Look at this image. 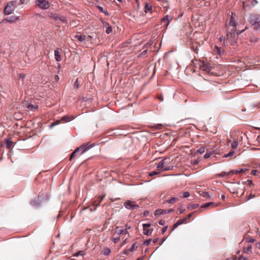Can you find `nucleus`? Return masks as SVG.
<instances>
[{
  "label": "nucleus",
  "mask_w": 260,
  "mask_h": 260,
  "mask_svg": "<svg viewBox=\"0 0 260 260\" xmlns=\"http://www.w3.org/2000/svg\"><path fill=\"white\" fill-rule=\"evenodd\" d=\"M94 145V144H90V143H86L83 144L80 147L76 148L75 151L71 153L70 157V160H71L77 153L80 152V154H82L83 153L88 151Z\"/></svg>",
  "instance_id": "1"
},
{
  "label": "nucleus",
  "mask_w": 260,
  "mask_h": 260,
  "mask_svg": "<svg viewBox=\"0 0 260 260\" xmlns=\"http://www.w3.org/2000/svg\"><path fill=\"white\" fill-rule=\"evenodd\" d=\"M243 31L244 30H237L236 33V30L235 29H231V32L227 34L226 39L231 45H234L236 44L239 35L241 34Z\"/></svg>",
  "instance_id": "2"
},
{
  "label": "nucleus",
  "mask_w": 260,
  "mask_h": 260,
  "mask_svg": "<svg viewBox=\"0 0 260 260\" xmlns=\"http://www.w3.org/2000/svg\"><path fill=\"white\" fill-rule=\"evenodd\" d=\"M192 63L194 64L196 67H198L201 70L207 73H210L212 69L208 63L202 61L196 60L192 61Z\"/></svg>",
  "instance_id": "3"
},
{
  "label": "nucleus",
  "mask_w": 260,
  "mask_h": 260,
  "mask_svg": "<svg viewBox=\"0 0 260 260\" xmlns=\"http://www.w3.org/2000/svg\"><path fill=\"white\" fill-rule=\"evenodd\" d=\"M48 16L49 18L53 19L57 23H60L61 22H67L66 17H64L63 16H60L58 14L55 13L49 12L48 13Z\"/></svg>",
  "instance_id": "4"
},
{
  "label": "nucleus",
  "mask_w": 260,
  "mask_h": 260,
  "mask_svg": "<svg viewBox=\"0 0 260 260\" xmlns=\"http://www.w3.org/2000/svg\"><path fill=\"white\" fill-rule=\"evenodd\" d=\"M35 5L42 10H47L50 7V3L47 0H36Z\"/></svg>",
  "instance_id": "5"
},
{
  "label": "nucleus",
  "mask_w": 260,
  "mask_h": 260,
  "mask_svg": "<svg viewBox=\"0 0 260 260\" xmlns=\"http://www.w3.org/2000/svg\"><path fill=\"white\" fill-rule=\"evenodd\" d=\"M124 206L128 210H134L139 207L138 205L135 204L134 202L130 200L126 201L124 204Z\"/></svg>",
  "instance_id": "6"
},
{
  "label": "nucleus",
  "mask_w": 260,
  "mask_h": 260,
  "mask_svg": "<svg viewBox=\"0 0 260 260\" xmlns=\"http://www.w3.org/2000/svg\"><path fill=\"white\" fill-rule=\"evenodd\" d=\"M151 226V223H144L143 224V234L145 235L149 236L150 235L153 230V229H149V228Z\"/></svg>",
  "instance_id": "7"
},
{
  "label": "nucleus",
  "mask_w": 260,
  "mask_h": 260,
  "mask_svg": "<svg viewBox=\"0 0 260 260\" xmlns=\"http://www.w3.org/2000/svg\"><path fill=\"white\" fill-rule=\"evenodd\" d=\"M167 159L165 158L161 160L158 164L157 168L162 171H166L168 170V167L167 166Z\"/></svg>",
  "instance_id": "8"
},
{
  "label": "nucleus",
  "mask_w": 260,
  "mask_h": 260,
  "mask_svg": "<svg viewBox=\"0 0 260 260\" xmlns=\"http://www.w3.org/2000/svg\"><path fill=\"white\" fill-rule=\"evenodd\" d=\"M250 21L253 25L257 24L260 26V16L258 15H251Z\"/></svg>",
  "instance_id": "9"
},
{
  "label": "nucleus",
  "mask_w": 260,
  "mask_h": 260,
  "mask_svg": "<svg viewBox=\"0 0 260 260\" xmlns=\"http://www.w3.org/2000/svg\"><path fill=\"white\" fill-rule=\"evenodd\" d=\"M172 18L171 17L166 16L161 19V24L164 27H167L168 26Z\"/></svg>",
  "instance_id": "10"
},
{
  "label": "nucleus",
  "mask_w": 260,
  "mask_h": 260,
  "mask_svg": "<svg viewBox=\"0 0 260 260\" xmlns=\"http://www.w3.org/2000/svg\"><path fill=\"white\" fill-rule=\"evenodd\" d=\"M14 10V8L7 4V6L4 9V13L5 15H10L13 12Z\"/></svg>",
  "instance_id": "11"
},
{
  "label": "nucleus",
  "mask_w": 260,
  "mask_h": 260,
  "mask_svg": "<svg viewBox=\"0 0 260 260\" xmlns=\"http://www.w3.org/2000/svg\"><path fill=\"white\" fill-rule=\"evenodd\" d=\"M172 209L164 210V209H157L155 211V215H160L161 214H166L172 211Z\"/></svg>",
  "instance_id": "12"
},
{
  "label": "nucleus",
  "mask_w": 260,
  "mask_h": 260,
  "mask_svg": "<svg viewBox=\"0 0 260 260\" xmlns=\"http://www.w3.org/2000/svg\"><path fill=\"white\" fill-rule=\"evenodd\" d=\"M18 17L14 16H11L7 17V18L3 20V22H8L10 23H13L18 20Z\"/></svg>",
  "instance_id": "13"
},
{
  "label": "nucleus",
  "mask_w": 260,
  "mask_h": 260,
  "mask_svg": "<svg viewBox=\"0 0 260 260\" xmlns=\"http://www.w3.org/2000/svg\"><path fill=\"white\" fill-rule=\"evenodd\" d=\"M214 52L215 53H217L220 55H223L224 53V50L221 47H218L217 46H215L214 49Z\"/></svg>",
  "instance_id": "14"
},
{
  "label": "nucleus",
  "mask_w": 260,
  "mask_h": 260,
  "mask_svg": "<svg viewBox=\"0 0 260 260\" xmlns=\"http://www.w3.org/2000/svg\"><path fill=\"white\" fill-rule=\"evenodd\" d=\"M75 38H76L78 41L80 42H86V38L85 37V35H76L75 36Z\"/></svg>",
  "instance_id": "15"
},
{
  "label": "nucleus",
  "mask_w": 260,
  "mask_h": 260,
  "mask_svg": "<svg viewBox=\"0 0 260 260\" xmlns=\"http://www.w3.org/2000/svg\"><path fill=\"white\" fill-rule=\"evenodd\" d=\"M191 215L192 214L190 213L188 214L187 216H186L185 218L182 219H180V225L183 223H185L186 222H189L190 221L189 219L191 217Z\"/></svg>",
  "instance_id": "16"
},
{
  "label": "nucleus",
  "mask_w": 260,
  "mask_h": 260,
  "mask_svg": "<svg viewBox=\"0 0 260 260\" xmlns=\"http://www.w3.org/2000/svg\"><path fill=\"white\" fill-rule=\"evenodd\" d=\"M54 55L55 59L57 61H60L61 60V54L59 51L56 50L54 51Z\"/></svg>",
  "instance_id": "17"
},
{
  "label": "nucleus",
  "mask_w": 260,
  "mask_h": 260,
  "mask_svg": "<svg viewBox=\"0 0 260 260\" xmlns=\"http://www.w3.org/2000/svg\"><path fill=\"white\" fill-rule=\"evenodd\" d=\"M144 12L147 13L148 12H150L152 10V6L148 3H146L144 7Z\"/></svg>",
  "instance_id": "18"
},
{
  "label": "nucleus",
  "mask_w": 260,
  "mask_h": 260,
  "mask_svg": "<svg viewBox=\"0 0 260 260\" xmlns=\"http://www.w3.org/2000/svg\"><path fill=\"white\" fill-rule=\"evenodd\" d=\"M73 119V117H71L70 116L65 115L61 118L60 120L62 121L63 122H69Z\"/></svg>",
  "instance_id": "19"
},
{
  "label": "nucleus",
  "mask_w": 260,
  "mask_h": 260,
  "mask_svg": "<svg viewBox=\"0 0 260 260\" xmlns=\"http://www.w3.org/2000/svg\"><path fill=\"white\" fill-rule=\"evenodd\" d=\"M137 246H136V243H135L132 245L131 247L128 250H126L124 252V253L126 254H128L129 252L133 251L135 249L137 248Z\"/></svg>",
  "instance_id": "20"
},
{
  "label": "nucleus",
  "mask_w": 260,
  "mask_h": 260,
  "mask_svg": "<svg viewBox=\"0 0 260 260\" xmlns=\"http://www.w3.org/2000/svg\"><path fill=\"white\" fill-rule=\"evenodd\" d=\"M104 25L105 26H108V27L106 28V33L107 34H109L110 33H111L112 31V27L109 25V23L107 22H105L104 23Z\"/></svg>",
  "instance_id": "21"
},
{
  "label": "nucleus",
  "mask_w": 260,
  "mask_h": 260,
  "mask_svg": "<svg viewBox=\"0 0 260 260\" xmlns=\"http://www.w3.org/2000/svg\"><path fill=\"white\" fill-rule=\"evenodd\" d=\"M229 25L232 26H234V27L236 26V21L234 20V17L233 15H232V16H231V17L230 18V22L229 23Z\"/></svg>",
  "instance_id": "22"
},
{
  "label": "nucleus",
  "mask_w": 260,
  "mask_h": 260,
  "mask_svg": "<svg viewBox=\"0 0 260 260\" xmlns=\"http://www.w3.org/2000/svg\"><path fill=\"white\" fill-rule=\"evenodd\" d=\"M116 232L117 233L118 235H123V234H126L128 233L127 231H126V229H119V230H116Z\"/></svg>",
  "instance_id": "23"
},
{
  "label": "nucleus",
  "mask_w": 260,
  "mask_h": 260,
  "mask_svg": "<svg viewBox=\"0 0 260 260\" xmlns=\"http://www.w3.org/2000/svg\"><path fill=\"white\" fill-rule=\"evenodd\" d=\"M4 142H5L7 148H10L12 145L13 142L9 139H5Z\"/></svg>",
  "instance_id": "24"
},
{
  "label": "nucleus",
  "mask_w": 260,
  "mask_h": 260,
  "mask_svg": "<svg viewBox=\"0 0 260 260\" xmlns=\"http://www.w3.org/2000/svg\"><path fill=\"white\" fill-rule=\"evenodd\" d=\"M26 107L29 110L34 111L35 110L37 109L38 108V105H34L32 104H28V105L26 106Z\"/></svg>",
  "instance_id": "25"
},
{
  "label": "nucleus",
  "mask_w": 260,
  "mask_h": 260,
  "mask_svg": "<svg viewBox=\"0 0 260 260\" xmlns=\"http://www.w3.org/2000/svg\"><path fill=\"white\" fill-rule=\"evenodd\" d=\"M238 146V139H235L234 140L233 142H232V143L231 144V147H232L233 149H235L237 148Z\"/></svg>",
  "instance_id": "26"
},
{
  "label": "nucleus",
  "mask_w": 260,
  "mask_h": 260,
  "mask_svg": "<svg viewBox=\"0 0 260 260\" xmlns=\"http://www.w3.org/2000/svg\"><path fill=\"white\" fill-rule=\"evenodd\" d=\"M18 0H13L12 1L9 2L8 4H9L10 6L15 8L16 7L17 4Z\"/></svg>",
  "instance_id": "27"
},
{
  "label": "nucleus",
  "mask_w": 260,
  "mask_h": 260,
  "mask_svg": "<svg viewBox=\"0 0 260 260\" xmlns=\"http://www.w3.org/2000/svg\"><path fill=\"white\" fill-rule=\"evenodd\" d=\"M100 203L98 201V200H95L92 202L93 206L95 207L94 209L92 210V209H90V211H95L96 209V207H98L100 206Z\"/></svg>",
  "instance_id": "28"
},
{
  "label": "nucleus",
  "mask_w": 260,
  "mask_h": 260,
  "mask_svg": "<svg viewBox=\"0 0 260 260\" xmlns=\"http://www.w3.org/2000/svg\"><path fill=\"white\" fill-rule=\"evenodd\" d=\"M178 200V199L177 198H172L170 200H168L167 201V202L168 203L172 204L176 202H177Z\"/></svg>",
  "instance_id": "29"
},
{
  "label": "nucleus",
  "mask_w": 260,
  "mask_h": 260,
  "mask_svg": "<svg viewBox=\"0 0 260 260\" xmlns=\"http://www.w3.org/2000/svg\"><path fill=\"white\" fill-rule=\"evenodd\" d=\"M247 170H246V169H241L240 170H234V171H233L232 172H233L235 174L242 173L243 172H246Z\"/></svg>",
  "instance_id": "30"
},
{
  "label": "nucleus",
  "mask_w": 260,
  "mask_h": 260,
  "mask_svg": "<svg viewBox=\"0 0 260 260\" xmlns=\"http://www.w3.org/2000/svg\"><path fill=\"white\" fill-rule=\"evenodd\" d=\"M251 174L253 175H255V176H260V172H258L256 170H252V171L251 172Z\"/></svg>",
  "instance_id": "31"
},
{
  "label": "nucleus",
  "mask_w": 260,
  "mask_h": 260,
  "mask_svg": "<svg viewBox=\"0 0 260 260\" xmlns=\"http://www.w3.org/2000/svg\"><path fill=\"white\" fill-rule=\"evenodd\" d=\"M85 254V252L83 250H80L77 252H76L75 254V256H78L79 255H84Z\"/></svg>",
  "instance_id": "32"
},
{
  "label": "nucleus",
  "mask_w": 260,
  "mask_h": 260,
  "mask_svg": "<svg viewBox=\"0 0 260 260\" xmlns=\"http://www.w3.org/2000/svg\"><path fill=\"white\" fill-rule=\"evenodd\" d=\"M98 9L101 12L104 13L107 16L109 15V13L107 12L104 11V8L102 7L99 6Z\"/></svg>",
  "instance_id": "33"
},
{
  "label": "nucleus",
  "mask_w": 260,
  "mask_h": 260,
  "mask_svg": "<svg viewBox=\"0 0 260 260\" xmlns=\"http://www.w3.org/2000/svg\"><path fill=\"white\" fill-rule=\"evenodd\" d=\"M212 204H213V203L211 202L206 203L204 204V205H203L202 206L201 208H206L209 207Z\"/></svg>",
  "instance_id": "34"
},
{
  "label": "nucleus",
  "mask_w": 260,
  "mask_h": 260,
  "mask_svg": "<svg viewBox=\"0 0 260 260\" xmlns=\"http://www.w3.org/2000/svg\"><path fill=\"white\" fill-rule=\"evenodd\" d=\"M30 204L31 205L33 206H37L39 205V203L36 200L31 201L30 202Z\"/></svg>",
  "instance_id": "35"
},
{
  "label": "nucleus",
  "mask_w": 260,
  "mask_h": 260,
  "mask_svg": "<svg viewBox=\"0 0 260 260\" xmlns=\"http://www.w3.org/2000/svg\"><path fill=\"white\" fill-rule=\"evenodd\" d=\"M234 153H235L234 151H231L229 153H228V154H225L224 155V157H230V156H232L234 154Z\"/></svg>",
  "instance_id": "36"
},
{
  "label": "nucleus",
  "mask_w": 260,
  "mask_h": 260,
  "mask_svg": "<svg viewBox=\"0 0 260 260\" xmlns=\"http://www.w3.org/2000/svg\"><path fill=\"white\" fill-rule=\"evenodd\" d=\"M163 125L162 124H157L155 125L154 127L156 129H160L163 127Z\"/></svg>",
  "instance_id": "37"
},
{
  "label": "nucleus",
  "mask_w": 260,
  "mask_h": 260,
  "mask_svg": "<svg viewBox=\"0 0 260 260\" xmlns=\"http://www.w3.org/2000/svg\"><path fill=\"white\" fill-rule=\"evenodd\" d=\"M105 195L99 197L96 200L100 203L104 199Z\"/></svg>",
  "instance_id": "38"
},
{
  "label": "nucleus",
  "mask_w": 260,
  "mask_h": 260,
  "mask_svg": "<svg viewBox=\"0 0 260 260\" xmlns=\"http://www.w3.org/2000/svg\"><path fill=\"white\" fill-rule=\"evenodd\" d=\"M251 249H252V246L249 245L246 248V250H245V252L249 253V252H251Z\"/></svg>",
  "instance_id": "39"
},
{
  "label": "nucleus",
  "mask_w": 260,
  "mask_h": 260,
  "mask_svg": "<svg viewBox=\"0 0 260 260\" xmlns=\"http://www.w3.org/2000/svg\"><path fill=\"white\" fill-rule=\"evenodd\" d=\"M74 87L76 88H78L79 87V83L78 82V79H77L75 83H74Z\"/></svg>",
  "instance_id": "40"
},
{
  "label": "nucleus",
  "mask_w": 260,
  "mask_h": 260,
  "mask_svg": "<svg viewBox=\"0 0 260 260\" xmlns=\"http://www.w3.org/2000/svg\"><path fill=\"white\" fill-rule=\"evenodd\" d=\"M250 3L252 6H254L258 3V2L256 0H251Z\"/></svg>",
  "instance_id": "41"
},
{
  "label": "nucleus",
  "mask_w": 260,
  "mask_h": 260,
  "mask_svg": "<svg viewBox=\"0 0 260 260\" xmlns=\"http://www.w3.org/2000/svg\"><path fill=\"white\" fill-rule=\"evenodd\" d=\"M152 241V239H148L147 240H146L144 242V244L147 246L148 245L150 242H151Z\"/></svg>",
  "instance_id": "42"
},
{
  "label": "nucleus",
  "mask_w": 260,
  "mask_h": 260,
  "mask_svg": "<svg viewBox=\"0 0 260 260\" xmlns=\"http://www.w3.org/2000/svg\"><path fill=\"white\" fill-rule=\"evenodd\" d=\"M190 194L189 192L188 191H186L183 193V198H187L189 196Z\"/></svg>",
  "instance_id": "43"
},
{
  "label": "nucleus",
  "mask_w": 260,
  "mask_h": 260,
  "mask_svg": "<svg viewBox=\"0 0 260 260\" xmlns=\"http://www.w3.org/2000/svg\"><path fill=\"white\" fill-rule=\"evenodd\" d=\"M111 252V250L109 248H107L105 250V251L104 252V254L105 255H108Z\"/></svg>",
  "instance_id": "44"
},
{
  "label": "nucleus",
  "mask_w": 260,
  "mask_h": 260,
  "mask_svg": "<svg viewBox=\"0 0 260 260\" xmlns=\"http://www.w3.org/2000/svg\"><path fill=\"white\" fill-rule=\"evenodd\" d=\"M60 121L61 120H57L56 122L51 123V124L50 125V126L51 127H53V126H55V125H56L57 124H58L60 122Z\"/></svg>",
  "instance_id": "45"
},
{
  "label": "nucleus",
  "mask_w": 260,
  "mask_h": 260,
  "mask_svg": "<svg viewBox=\"0 0 260 260\" xmlns=\"http://www.w3.org/2000/svg\"><path fill=\"white\" fill-rule=\"evenodd\" d=\"M158 173L157 172L152 171V172H151L150 173H149V175L150 176H153L154 175H155L157 174Z\"/></svg>",
  "instance_id": "46"
},
{
  "label": "nucleus",
  "mask_w": 260,
  "mask_h": 260,
  "mask_svg": "<svg viewBox=\"0 0 260 260\" xmlns=\"http://www.w3.org/2000/svg\"><path fill=\"white\" fill-rule=\"evenodd\" d=\"M178 226H179V220L177 221L173 225V228H172V230H174L175 229H176V228L178 227Z\"/></svg>",
  "instance_id": "47"
},
{
  "label": "nucleus",
  "mask_w": 260,
  "mask_h": 260,
  "mask_svg": "<svg viewBox=\"0 0 260 260\" xmlns=\"http://www.w3.org/2000/svg\"><path fill=\"white\" fill-rule=\"evenodd\" d=\"M85 37L86 38V42L89 41L90 39L92 38V36L90 35L85 36Z\"/></svg>",
  "instance_id": "48"
},
{
  "label": "nucleus",
  "mask_w": 260,
  "mask_h": 260,
  "mask_svg": "<svg viewBox=\"0 0 260 260\" xmlns=\"http://www.w3.org/2000/svg\"><path fill=\"white\" fill-rule=\"evenodd\" d=\"M120 240V237L115 238L113 239V241L115 243H117Z\"/></svg>",
  "instance_id": "49"
},
{
  "label": "nucleus",
  "mask_w": 260,
  "mask_h": 260,
  "mask_svg": "<svg viewBox=\"0 0 260 260\" xmlns=\"http://www.w3.org/2000/svg\"><path fill=\"white\" fill-rule=\"evenodd\" d=\"M147 49H146L142 52V53L140 54V56H144V55H146L147 54Z\"/></svg>",
  "instance_id": "50"
},
{
  "label": "nucleus",
  "mask_w": 260,
  "mask_h": 260,
  "mask_svg": "<svg viewBox=\"0 0 260 260\" xmlns=\"http://www.w3.org/2000/svg\"><path fill=\"white\" fill-rule=\"evenodd\" d=\"M229 175V174H228V173H225V172H222V173H221L219 175V176H220V177H224V176H226V175Z\"/></svg>",
  "instance_id": "51"
},
{
  "label": "nucleus",
  "mask_w": 260,
  "mask_h": 260,
  "mask_svg": "<svg viewBox=\"0 0 260 260\" xmlns=\"http://www.w3.org/2000/svg\"><path fill=\"white\" fill-rule=\"evenodd\" d=\"M157 99L160 100L161 102H162L164 100L163 96L162 95H159L158 96Z\"/></svg>",
  "instance_id": "52"
},
{
  "label": "nucleus",
  "mask_w": 260,
  "mask_h": 260,
  "mask_svg": "<svg viewBox=\"0 0 260 260\" xmlns=\"http://www.w3.org/2000/svg\"><path fill=\"white\" fill-rule=\"evenodd\" d=\"M200 153H202L205 151V149L204 148H201L200 149L198 150Z\"/></svg>",
  "instance_id": "53"
},
{
  "label": "nucleus",
  "mask_w": 260,
  "mask_h": 260,
  "mask_svg": "<svg viewBox=\"0 0 260 260\" xmlns=\"http://www.w3.org/2000/svg\"><path fill=\"white\" fill-rule=\"evenodd\" d=\"M165 223V221L164 220H160L159 221V224L161 225H164Z\"/></svg>",
  "instance_id": "54"
},
{
  "label": "nucleus",
  "mask_w": 260,
  "mask_h": 260,
  "mask_svg": "<svg viewBox=\"0 0 260 260\" xmlns=\"http://www.w3.org/2000/svg\"><path fill=\"white\" fill-rule=\"evenodd\" d=\"M219 39L220 42H222V41H223L224 45H225L224 38L223 36H221V37H219Z\"/></svg>",
  "instance_id": "55"
},
{
  "label": "nucleus",
  "mask_w": 260,
  "mask_h": 260,
  "mask_svg": "<svg viewBox=\"0 0 260 260\" xmlns=\"http://www.w3.org/2000/svg\"><path fill=\"white\" fill-rule=\"evenodd\" d=\"M168 226H166L162 229V233L164 234L166 232V230H167Z\"/></svg>",
  "instance_id": "56"
},
{
  "label": "nucleus",
  "mask_w": 260,
  "mask_h": 260,
  "mask_svg": "<svg viewBox=\"0 0 260 260\" xmlns=\"http://www.w3.org/2000/svg\"><path fill=\"white\" fill-rule=\"evenodd\" d=\"M184 148L189 149V146H185L184 147L183 146H181V147H180V150L183 149Z\"/></svg>",
  "instance_id": "57"
},
{
  "label": "nucleus",
  "mask_w": 260,
  "mask_h": 260,
  "mask_svg": "<svg viewBox=\"0 0 260 260\" xmlns=\"http://www.w3.org/2000/svg\"><path fill=\"white\" fill-rule=\"evenodd\" d=\"M255 241V240L254 239L250 238L249 240H248V242L250 243H253Z\"/></svg>",
  "instance_id": "58"
},
{
  "label": "nucleus",
  "mask_w": 260,
  "mask_h": 260,
  "mask_svg": "<svg viewBox=\"0 0 260 260\" xmlns=\"http://www.w3.org/2000/svg\"><path fill=\"white\" fill-rule=\"evenodd\" d=\"M202 196L204 197H206L208 196V193L207 192H203L202 193Z\"/></svg>",
  "instance_id": "59"
},
{
  "label": "nucleus",
  "mask_w": 260,
  "mask_h": 260,
  "mask_svg": "<svg viewBox=\"0 0 260 260\" xmlns=\"http://www.w3.org/2000/svg\"><path fill=\"white\" fill-rule=\"evenodd\" d=\"M255 246L258 249H260V242H257L255 244Z\"/></svg>",
  "instance_id": "60"
},
{
  "label": "nucleus",
  "mask_w": 260,
  "mask_h": 260,
  "mask_svg": "<svg viewBox=\"0 0 260 260\" xmlns=\"http://www.w3.org/2000/svg\"><path fill=\"white\" fill-rule=\"evenodd\" d=\"M198 206V205L197 204H194L192 206H191V208L192 209H195V208H197Z\"/></svg>",
  "instance_id": "61"
},
{
  "label": "nucleus",
  "mask_w": 260,
  "mask_h": 260,
  "mask_svg": "<svg viewBox=\"0 0 260 260\" xmlns=\"http://www.w3.org/2000/svg\"><path fill=\"white\" fill-rule=\"evenodd\" d=\"M158 241V238H155L153 240L154 243H156Z\"/></svg>",
  "instance_id": "62"
},
{
  "label": "nucleus",
  "mask_w": 260,
  "mask_h": 260,
  "mask_svg": "<svg viewBox=\"0 0 260 260\" xmlns=\"http://www.w3.org/2000/svg\"><path fill=\"white\" fill-rule=\"evenodd\" d=\"M125 229H126V231H127V230H129L131 229V226L128 225V224H126L125 225Z\"/></svg>",
  "instance_id": "63"
},
{
  "label": "nucleus",
  "mask_w": 260,
  "mask_h": 260,
  "mask_svg": "<svg viewBox=\"0 0 260 260\" xmlns=\"http://www.w3.org/2000/svg\"><path fill=\"white\" fill-rule=\"evenodd\" d=\"M198 163H199V161L197 159H196L193 161L194 165H197Z\"/></svg>",
  "instance_id": "64"
}]
</instances>
